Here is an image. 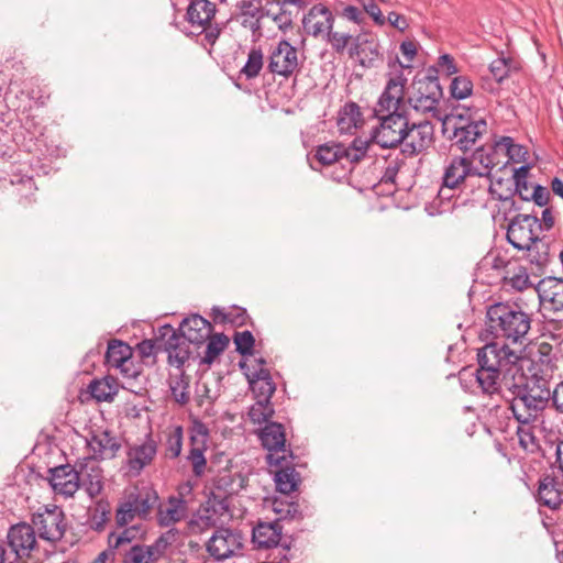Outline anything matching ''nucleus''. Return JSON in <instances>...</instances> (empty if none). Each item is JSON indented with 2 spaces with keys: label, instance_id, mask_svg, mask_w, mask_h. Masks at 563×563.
I'll return each mask as SVG.
<instances>
[{
  "label": "nucleus",
  "instance_id": "50",
  "mask_svg": "<svg viewBox=\"0 0 563 563\" xmlns=\"http://www.w3.org/2000/svg\"><path fill=\"white\" fill-rule=\"evenodd\" d=\"M158 336L154 341L144 340L137 344V350L143 357H150L155 355L158 351H163L164 336L158 331Z\"/></svg>",
  "mask_w": 563,
  "mask_h": 563
},
{
  "label": "nucleus",
  "instance_id": "46",
  "mask_svg": "<svg viewBox=\"0 0 563 563\" xmlns=\"http://www.w3.org/2000/svg\"><path fill=\"white\" fill-rule=\"evenodd\" d=\"M450 91L454 99H465L473 92V82L466 76H456L451 81Z\"/></svg>",
  "mask_w": 563,
  "mask_h": 563
},
{
  "label": "nucleus",
  "instance_id": "47",
  "mask_svg": "<svg viewBox=\"0 0 563 563\" xmlns=\"http://www.w3.org/2000/svg\"><path fill=\"white\" fill-rule=\"evenodd\" d=\"M515 68L514 62L504 56L494 59L489 65V71L497 82L507 78Z\"/></svg>",
  "mask_w": 563,
  "mask_h": 563
},
{
  "label": "nucleus",
  "instance_id": "22",
  "mask_svg": "<svg viewBox=\"0 0 563 563\" xmlns=\"http://www.w3.org/2000/svg\"><path fill=\"white\" fill-rule=\"evenodd\" d=\"M466 158L462 156L453 157L449 164L444 167V173L442 176V188L439 194L442 196L445 189H457L462 186L464 188L468 187V178L470 174L466 168Z\"/></svg>",
  "mask_w": 563,
  "mask_h": 563
},
{
  "label": "nucleus",
  "instance_id": "2",
  "mask_svg": "<svg viewBox=\"0 0 563 563\" xmlns=\"http://www.w3.org/2000/svg\"><path fill=\"white\" fill-rule=\"evenodd\" d=\"M520 358V351L511 349L505 342H489L479 349L476 380L482 391L487 395L499 394L504 380L512 377L517 371H522L518 366Z\"/></svg>",
  "mask_w": 563,
  "mask_h": 563
},
{
  "label": "nucleus",
  "instance_id": "37",
  "mask_svg": "<svg viewBox=\"0 0 563 563\" xmlns=\"http://www.w3.org/2000/svg\"><path fill=\"white\" fill-rule=\"evenodd\" d=\"M362 122L361 109L355 102L346 103L339 112L338 126L342 133H351Z\"/></svg>",
  "mask_w": 563,
  "mask_h": 563
},
{
  "label": "nucleus",
  "instance_id": "17",
  "mask_svg": "<svg viewBox=\"0 0 563 563\" xmlns=\"http://www.w3.org/2000/svg\"><path fill=\"white\" fill-rule=\"evenodd\" d=\"M159 332L165 338L163 351L168 354L169 364L180 367L189 358L190 342L181 336V334H178L169 324L161 327Z\"/></svg>",
  "mask_w": 563,
  "mask_h": 563
},
{
  "label": "nucleus",
  "instance_id": "51",
  "mask_svg": "<svg viewBox=\"0 0 563 563\" xmlns=\"http://www.w3.org/2000/svg\"><path fill=\"white\" fill-rule=\"evenodd\" d=\"M236 351L242 355H252L254 336L250 331L238 332L234 336Z\"/></svg>",
  "mask_w": 563,
  "mask_h": 563
},
{
  "label": "nucleus",
  "instance_id": "29",
  "mask_svg": "<svg viewBox=\"0 0 563 563\" xmlns=\"http://www.w3.org/2000/svg\"><path fill=\"white\" fill-rule=\"evenodd\" d=\"M168 540L161 536L151 545H133L128 553L130 563H156L165 553Z\"/></svg>",
  "mask_w": 563,
  "mask_h": 563
},
{
  "label": "nucleus",
  "instance_id": "59",
  "mask_svg": "<svg viewBox=\"0 0 563 563\" xmlns=\"http://www.w3.org/2000/svg\"><path fill=\"white\" fill-rule=\"evenodd\" d=\"M517 433L519 437L520 444L525 449H528L529 446L536 444L534 435H533L532 430L530 429L529 424L528 426L522 424V427H519Z\"/></svg>",
  "mask_w": 563,
  "mask_h": 563
},
{
  "label": "nucleus",
  "instance_id": "10",
  "mask_svg": "<svg viewBox=\"0 0 563 563\" xmlns=\"http://www.w3.org/2000/svg\"><path fill=\"white\" fill-rule=\"evenodd\" d=\"M379 125L371 134L369 144L376 143L383 148H391L401 144L408 119L404 113L376 114Z\"/></svg>",
  "mask_w": 563,
  "mask_h": 563
},
{
  "label": "nucleus",
  "instance_id": "40",
  "mask_svg": "<svg viewBox=\"0 0 563 563\" xmlns=\"http://www.w3.org/2000/svg\"><path fill=\"white\" fill-rule=\"evenodd\" d=\"M121 532H112L109 534L108 542L110 548L119 549L124 544H129L135 540L141 539L145 533V528L142 523L123 527Z\"/></svg>",
  "mask_w": 563,
  "mask_h": 563
},
{
  "label": "nucleus",
  "instance_id": "43",
  "mask_svg": "<svg viewBox=\"0 0 563 563\" xmlns=\"http://www.w3.org/2000/svg\"><path fill=\"white\" fill-rule=\"evenodd\" d=\"M529 166L523 165L514 170V183L516 186V192L522 200L529 201L531 198V188H534V184L528 180Z\"/></svg>",
  "mask_w": 563,
  "mask_h": 563
},
{
  "label": "nucleus",
  "instance_id": "8",
  "mask_svg": "<svg viewBox=\"0 0 563 563\" xmlns=\"http://www.w3.org/2000/svg\"><path fill=\"white\" fill-rule=\"evenodd\" d=\"M388 76L385 89L375 107V113H404L405 87L407 84L404 66L395 65L394 70Z\"/></svg>",
  "mask_w": 563,
  "mask_h": 563
},
{
  "label": "nucleus",
  "instance_id": "16",
  "mask_svg": "<svg viewBox=\"0 0 563 563\" xmlns=\"http://www.w3.org/2000/svg\"><path fill=\"white\" fill-rule=\"evenodd\" d=\"M48 473L49 485L56 495L69 498L79 489L77 463L74 466L65 464L53 467Z\"/></svg>",
  "mask_w": 563,
  "mask_h": 563
},
{
  "label": "nucleus",
  "instance_id": "7",
  "mask_svg": "<svg viewBox=\"0 0 563 563\" xmlns=\"http://www.w3.org/2000/svg\"><path fill=\"white\" fill-rule=\"evenodd\" d=\"M495 156L494 147H478L471 154L462 156L466 158L465 165L470 174L468 187L471 189H487L490 195H495L492 179V172L496 166Z\"/></svg>",
  "mask_w": 563,
  "mask_h": 563
},
{
  "label": "nucleus",
  "instance_id": "9",
  "mask_svg": "<svg viewBox=\"0 0 563 563\" xmlns=\"http://www.w3.org/2000/svg\"><path fill=\"white\" fill-rule=\"evenodd\" d=\"M32 527L40 539L56 543L64 538L67 528L65 514L57 506H45L33 514Z\"/></svg>",
  "mask_w": 563,
  "mask_h": 563
},
{
  "label": "nucleus",
  "instance_id": "41",
  "mask_svg": "<svg viewBox=\"0 0 563 563\" xmlns=\"http://www.w3.org/2000/svg\"><path fill=\"white\" fill-rule=\"evenodd\" d=\"M207 340V349L205 356L201 358V363L211 365L229 345V338L223 333H217L213 335L210 334Z\"/></svg>",
  "mask_w": 563,
  "mask_h": 563
},
{
  "label": "nucleus",
  "instance_id": "48",
  "mask_svg": "<svg viewBox=\"0 0 563 563\" xmlns=\"http://www.w3.org/2000/svg\"><path fill=\"white\" fill-rule=\"evenodd\" d=\"M135 519H139V514L132 507L131 503H128V500L124 499L122 503H120L115 510L117 525L119 527H125Z\"/></svg>",
  "mask_w": 563,
  "mask_h": 563
},
{
  "label": "nucleus",
  "instance_id": "20",
  "mask_svg": "<svg viewBox=\"0 0 563 563\" xmlns=\"http://www.w3.org/2000/svg\"><path fill=\"white\" fill-rule=\"evenodd\" d=\"M333 14L321 3L313 5L302 20L305 31L314 37L328 34L333 27Z\"/></svg>",
  "mask_w": 563,
  "mask_h": 563
},
{
  "label": "nucleus",
  "instance_id": "19",
  "mask_svg": "<svg viewBox=\"0 0 563 563\" xmlns=\"http://www.w3.org/2000/svg\"><path fill=\"white\" fill-rule=\"evenodd\" d=\"M8 543L14 553V558L23 560L24 556H29L31 551L35 548L36 537L32 525L18 523L9 529Z\"/></svg>",
  "mask_w": 563,
  "mask_h": 563
},
{
  "label": "nucleus",
  "instance_id": "38",
  "mask_svg": "<svg viewBox=\"0 0 563 563\" xmlns=\"http://www.w3.org/2000/svg\"><path fill=\"white\" fill-rule=\"evenodd\" d=\"M287 460L279 466L280 468L275 472V483L277 489L283 494H290L295 492L299 484V474L294 467L286 464Z\"/></svg>",
  "mask_w": 563,
  "mask_h": 563
},
{
  "label": "nucleus",
  "instance_id": "39",
  "mask_svg": "<svg viewBox=\"0 0 563 563\" xmlns=\"http://www.w3.org/2000/svg\"><path fill=\"white\" fill-rule=\"evenodd\" d=\"M494 152L497 154H505L509 161L520 163L527 161L528 151L525 146L516 144L512 137L503 136L494 146Z\"/></svg>",
  "mask_w": 563,
  "mask_h": 563
},
{
  "label": "nucleus",
  "instance_id": "24",
  "mask_svg": "<svg viewBox=\"0 0 563 563\" xmlns=\"http://www.w3.org/2000/svg\"><path fill=\"white\" fill-rule=\"evenodd\" d=\"M132 349L123 341L113 339L108 343L106 363L110 367L120 369L125 376H133L129 365L132 364Z\"/></svg>",
  "mask_w": 563,
  "mask_h": 563
},
{
  "label": "nucleus",
  "instance_id": "30",
  "mask_svg": "<svg viewBox=\"0 0 563 563\" xmlns=\"http://www.w3.org/2000/svg\"><path fill=\"white\" fill-rule=\"evenodd\" d=\"M282 536L279 520L274 522H258L253 529L252 540L257 548H272L278 544Z\"/></svg>",
  "mask_w": 563,
  "mask_h": 563
},
{
  "label": "nucleus",
  "instance_id": "15",
  "mask_svg": "<svg viewBox=\"0 0 563 563\" xmlns=\"http://www.w3.org/2000/svg\"><path fill=\"white\" fill-rule=\"evenodd\" d=\"M406 135H404L402 152L406 155H417L431 146L434 140V126L426 120L419 123H407Z\"/></svg>",
  "mask_w": 563,
  "mask_h": 563
},
{
  "label": "nucleus",
  "instance_id": "14",
  "mask_svg": "<svg viewBox=\"0 0 563 563\" xmlns=\"http://www.w3.org/2000/svg\"><path fill=\"white\" fill-rule=\"evenodd\" d=\"M242 536L238 531L220 528L207 543V551L217 561L235 555L242 549Z\"/></svg>",
  "mask_w": 563,
  "mask_h": 563
},
{
  "label": "nucleus",
  "instance_id": "6",
  "mask_svg": "<svg viewBox=\"0 0 563 563\" xmlns=\"http://www.w3.org/2000/svg\"><path fill=\"white\" fill-rule=\"evenodd\" d=\"M412 89L408 97L410 107L417 112L430 114L442 122L444 115L438 109L442 98V88L438 78L424 76L413 82Z\"/></svg>",
  "mask_w": 563,
  "mask_h": 563
},
{
  "label": "nucleus",
  "instance_id": "18",
  "mask_svg": "<svg viewBox=\"0 0 563 563\" xmlns=\"http://www.w3.org/2000/svg\"><path fill=\"white\" fill-rule=\"evenodd\" d=\"M77 473L79 475V488L82 487L89 497L95 498L103 488L102 470L97 461L91 457H84L77 461Z\"/></svg>",
  "mask_w": 563,
  "mask_h": 563
},
{
  "label": "nucleus",
  "instance_id": "62",
  "mask_svg": "<svg viewBox=\"0 0 563 563\" xmlns=\"http://www.w3.org/2000/svg\"><path fill=\"white\" fill-rule=\"evenodd\" d=\"M400 51L406 56L408 62H411L417 54L416 44L411 41H406L400 44Z\"/></svg>",
  "mask_w": 563,
  "mask_h": 563
},
{
  "label": "nucleus",
  "instance_id": "45",
  "mask_svg": "<svg viewBox=\"0 0 563 563\" xmlns=\"http://www.w3.org/2000/svg\"><path fill=\"white\" fill-rule=\"evenodd\" d=\"M274 415V408L271 400H257L249 410L250 420L255 424L269 423L268 420Z\"/></svg>",
  "mask_w": 563,
  "mask_h": 563
},
{
  "label": "nucleus",
  "instance_id": "57",
  "mask_svg": "<svg viewBox=\"0 0 563 563\" xmlns=\"http://www.w3.org/2000/svg\"><path fill=\"white\" fill-rule=\"evenodd\" d=\"M550 199V191L548 188L536 185L534 188H531V198L530 200H533L536 205L543 207L547 206Z\"/></svg>",
  "mask_w": 563,
  "mask_h": 563
},
{
  "label": "nucleus",
  "instance_id": "12",
  "mask_svg": "<svg viewBox=\"0 0 563 563\" xmlns=\"http://www.w3.org/2000/svg\"><path fill=\"white\" fill-rule=\"evenodd\" d=\"M263 446L268 451L267 462L269 465H280L291 457L290 451L286 448L285 430L282 423L269 422L258 434Z\"/></svg>",
  "mask_w": 563,
  "mask_h": 563
},
{
  "label": "nucleus",
  "instance_id": "64",
  "mask_svg": "<svg viewBox=\"0 0 563 563\" xmlns=\"http://www.w3.org/2000/svg\"><path fill=\"white\" fill-rule=\"evenodd\" d=\"M555 465L559 471L563 474V440L556 442L555 449Z\"/></svg>",
  "mask_w": 563,
  "mask_h": 563
},
{
  "label": "nucleus",
  "instance_id": "11",
  "mask_svg": "<svg viewBox=\"0 0 563 563\" xmlns=\"http://www.w3.org/2000/svg\"><path fill=\"white\" fill-rule=\"evenodd\" d=\"M542 231V224L536 216L517 214L515 216L507 229V240L517 250H525L539 238Z\"/></svg>",
  "mask_w": 563,
  "mask_h": 563
},
{
  "label": "nucleus",
  "instance_id": "13",
  "mask_svg": "<svg viewBox=\"0 0 563 563\" xmlns=\"http://www.w3.org/2000/svg\"><path fill=\"white\" fill-rule=\"evenodd\" d=\"M267 67L273 75L289 78L299 69L297 48L287 41H280L271 53Z\"/></svg>",
  "mask_w": 563,
  "mask_h": 563
},
{
  "label": "nucleus",
  "instance_id": "23",
  "mask_svg": "<svg viewBox=\"0 0 563 563\" xmlns=\"http://www.w3.org/2000/svg\"><path fill=\"white\" fill-rule=\"evenodd\" d=\"M87 445L92 452L93 461L113 459L120 450L119 440L108 431L93 432L87 440Z\"/></svg>",
  "mask_w": 563,
  "mask_h": 563
},
{
  "label": "nucleus",
  "instance_id": "44",
  "mask_svg": "<svg viewBox=\"0 0 563 563\" xmlns=\"http://www.w3.org/2000/svg\"><path fill=\"white\" fill-rule=\"evenodd\" d=\"M525 250L528 251V258L539 269L543 268L549 262V244L539 238L536 242L529 244Z\"/></svg>",
  "mask_w": 563,
  "mask_h": 563
},
{
  "label": "nucleus",
  "instance_id": "54",
  "mask_svg": "<svg viewBox=\"0 0 563 563\" xmlns=\"http://www.w3.org/2000/svg\"><path fill=\"white\" fill-rule=\"evenodd\" d=\"M508 284L520 291L527 289L530 285V279L526 268L519 267L518 271L508 278Z\"/></svg>",
  "mask_w": 563,
  "mask_h": 563
},
{
  "label": "nucleus",
  "instance_id": "42",
  "mask_svg": "<svg viewBox=\"0 0 563 563\" xmlns=\"http://www.w3.org/2000/svg\"><path fill=\"white\" fill-rule=\"evenodd\" d=\"M264 66V55L261 48L253 47L247 54V60L240 70V76L246 79L256 78Z\"/></svg>",
  "mask_w": 563,
  "mask_h": 563
},
{
  "label": "nucleus",
  "instance_id": "3",
  "mask_svg": "<svg viewBox=\"0 0 563 563\" xmlns=\"http://www.w3.org/2000/svg\"><path fill=\"white\" fill-rule=\"evenodd\" d=\"M486 317L487 331L496 339H506L512 343H522L531 328L529 314L517 305L508 302L489 306Z\"/></svg>",
  "mask_w": 563,
  "mask_h": 563
},
{
  "label": "nucleus",
  "instance_id": "63",
  "mask_svg": "<svg viewBox=\"0 0 563 563\" xmlns=\"http://www.w3.org/2000/svg\"><path fill=\"white\" fill-rule=\"evenodd\" d=\"M114 562V553L110 550H104L100 552L97 558L91 563H113Z\"/></svg>",
  "mask_w": 563,
  "mask_h": 563
},
{
  "label": "nucleus",
  "instance_id": "32",
  "mask_svg": "<svg viewBox=\"0 0 563 563\" xmlns=\"http://www.w3.org/2000/svg\"><path fill=\"white\" fill-rule=\"evenodd\" d=\"M128 503H131L132 507L139 514V519H146L153 507L158 500V496L155 490L151 488L134 489L129 493L125 497Z\"/></svg>",
  "mask_w": 563,
  "mask_h": 563
},
{
  "label": "nucleus",
  "instance_id": "33",
  "mask_svg": "<svg viewBox=\"0 0 563 563\" xmlns=\"http://www.w3.org/2000/svg\"><path fill=\"white\" fill-rule=\"evenodd\" d=\"M186 511L187 506L183 498L170 497L166 504L159 506L157 520L161 526L169 527L185 518Z\"/></svg>",
  "mask_w": 563,
  "mask_h": 563
},
{
  "label": "nucleus",
  "instance_id": "4",
  "mask_svg": "<svg viewBox=\"0 0 563 563\" xmlns=\"http://www.w3.org/2000/svg\"><path fill=\"white\" fill-rule=\"evenodd\" d=\"M369 148L367 139H355L349 146L342 143H325L320 145L314 157L325 166H339L340 172L333 174V178L338 181L346 179L352 173L356 163L362 161Z\"/></svg>",
  "mask_w": 563,
  "mask_h": 563
},
{
  "label": "nucleus",
  "instance_id": "21",
  "mask_svg": "<svg viewBox=\"0 0 563 563\" xmlns=\"http://www.w3.org/2000/svg\"><path fill=\"white\" fill-rule=\"evenodd\" d=\"M362 66L371 68L382 62L380 46L375 35L363 33L356 36L354 52Z\"/></svg>",
  "mask_w": 563,
  "mask_h": 563
},
{
  "label": "nucleus",
  "instance_id": "26",
  "mask_svg": "<svg viewBox=\"0 0 563 563\" xmlns=\"http://www.w3.org/2000/svg\"><path fill=\"white\" fill-rule=\"evenodd\" d=\"M180 334L188 342L202 344L211 334V323L199 314H192L183 320L179 327Z\"/></svg>",
  "mask_w": 563,
  "mask_h": 563
},
{
  "label": "nucleus",
  "instance_id": "55",
  "mask_svg": "<svg viewBox=\"0 0 563 563\" xmlns=\"http://www.w3.org/2000/svg\"><path fill=\"white\" fill-rule=\"evenodd\" d=\"M439 71L446 76L454 75L459 71L454 58L449 54H443L438 59Z\"/></svg>",
  "mask_w": 563,
  "mask_h": 563
},
{
  "label": "nucleus",
  "instance_id": "5",
  "mask_svg": "<svg viewBox=\"0 0 563 563\" xmlns=\"http://www.w3.org/2000/svg\"><path fill=\"white\" fill-rule=\"evenodd\" d=\"M444 133L452 132L450 137L462 151L470 150L476 141L486 132V122L483 119L470 120L464 111L457 109L442 119Z\"/></svg>",
  "mask_w": 563,
  "mask_h": 563
},
{
  "label": "nucleus",
  "instance_id": "56",
  "mask_svg": "<svg viewBox=\"0 0 563 563\" xmlns=\"http://www.w3.org/2000/svg\"><path fill=\"white\" fill-rule=\"evenodd\" d=\"M364 11L374 20L378 25H384L386 22L380 9L373 0L363 1Z\"/></svg>",
  "mask_w": 563,
  "mask_h": 563
},
{
  "label": "nucleus",
  "instance_id": "60",
  "mask_svg": "<svg viewBox=\"0 0 563 563\" xmlns=\"http://www.w3.org/2000/svg\"><path fill=\"white\" fill-rule=\"evenodd\" d=\"M342 16L357 24L362 23L364 20L363 12L354 5L345 7L342 10Z\"/></svg>",
  "mask_w": 563,
  "mask_h": 563
},
{
  "label": "nucleus",
  "instance_id": "52",
  "mask_svg": "<svg viewBox=\"0 0 563 563\" xmlns=\"http://www.w3.org/2000/svg\"><path fill=\"white\" fill-rule=\"evenodd\" d=\"M327 36L328 42L336 53H342L352 40V35L349 33L333 32L332 30Z\"/></svg>",
  "mask_w": 563,
  "mask_h": 563
},
{
  "label": "nucleus",
  "instance_id": "49",
  "mask_svg": "<svg viewBox=\"0 0 563 563\" xmlns=\"http://www.w3.org/2000/svg\"><path fill=\"white\" fill-rule=\"evenodd\" d=\"M183 449V428L176 427L167 437L166 454L175 459L179 456Z\"/></svg>",
  "mask_w": 563,
  "mask_h": 563
},
{
  "label": "nucleus",
  "instance_id": "28",
  "mask_svg": "<svg viewBox=\"0 0 563 563\" xmlns=\"http://www.w3.org/2000/svg\"><path fill=\"white\" fill-rule=\"evenodd\" d=\"M537 291L542 303H549L554 311L563 310V279L547 277L539 282Z\"/></svg>",
  "mask_w": 563,
  "mask_h": 563
},
{
  "label": "nucleus",
  "instance_id": "53",
  "mask_svg": "<svg viewBox=\"0 0 563 563\" xmlns=\"http://www.w3.org/2000/svg\"><path fill=\"white\" fill-rule=\"evenodd\" d=\"M170 390L174 399L178 404H187L189 400V391H188V384L185 383L183 379H176L170 384Z\"/></svg>",
  "mask_w": 563,
  "mask_h": 563
},
{
  "label": "nucleus",
  "instance_id": "34",
  "mask_svg": "<svg viewBox=\"0 0 563 563\" xmlns=\"http://www.w3.org/2000/svg\"><path fill=\"white\" fill-rule=\"evenodd\" d=\"M216 14L214 3L208 0H194L187 9V18L192 26H207Z\"/></svg>",
  "mask_w": 563,
  "mask_h": 563
},
{
  "label": "nucleus",
  "instance_id": "36",
  "mask_svg": "<svg viewBox=\"0 0 563 563\" xmlns=\"http://www.w3.org/2000/svg\"><path fill=\"white\" fill-rule=\"evenodd\" d=\"M89 391L97 401H111L119 391V383L112 376L95 379L89 385Z\"/></svg>",
  "mask_w": 563,
  "mask_h": 563
},
{
  "label": "nucleus",
  "instance_id": "31",
  "mask_svg": "<svg viewBox=\"0 0 563 563\" xmlns=\"http://www.w3.org/2000/svg\"><path fill=\"white\" fill-rule=\"evenodd\" d=\"M155 454L156 444L153 440H147L141 445L131 448L128 452V465L130 471L139 474L152 462Z\"/></svg>",
  "mask_w": 563,
  "mask_h": 563
},
{
  "label": "nucleus",
  "instance_id": "1",
  "mask_svg": "<svg viewBox=\"0 0 563 563\" xmlns=\"http://www.w3.org/2000/svg\"><path fill=\"white\" fill-rule=\"evenodd\" d=\"M503 387L511 394L509 408L520 424L534 422L551 400L550 382L536 374L527 376L517 371L504 380Z\"/></svg>",
  "mask_w": 563,
  "mask_h": 563
},
{
  "label": "nucleus",
  "instance_id": "61",
  "mask_svg": "<svg viewBox=\"0 0 563 563\" xmlns=\"http://www.w3.org/2000/svg\"><path fill=\"white\" fill-rule=\"evenodd\" d=\"M551 400L556 411L563 413V382L558 384L554 390H551Z\"/></svg>",
  "mask_w": 563,
  "mask_h": 563
},
{
  "label": "nucleus",
  "instance_id": "25",
  "mask_svg": "<svg viewBox=\"0 0 563 563\" xmlns=\"http://www.w3.org/2000/svg\"><path fill=\"white\" fill-rule=\"evenodd\" d=\"M207 438L208 432L201 424L197 427L195 433L190 435L191 448L187 459L191 463L194 474L198 477L205 473L207 466L205 457Z\"/></svg>",
  "mask_w": 563,
  "mask_h": 563
},
{
  "label": "nucleus",
  "instance_id": "58",
  "mask_svg": "<svg viewBox=\"0 0 563 563\" xmlns=\"http://www.w3.org/2000/svg\"><path fill=\"white\" fill-rule=\"evenodd\" d=\"M494 199L499 200L498 212H503L505 218L507 219L508 213L515 209V201L511 196H503L495 191V195H492Z\"/></svg>",
  "mask_w": 563,
  "mask_h": 563
},
{
  "label": "nucleus",
  "instance_id": "27",
  "mask_svg": "<svg viewBox=\"0 0 563 563\" xmlns=\"http://www.w3.org/2000/svg\"><path fill=\"white\" fill-rule=\"evenodd\" d=\"M240 367L245 369V375L252 390L257 394V400H271V397L275 391V385L272 382L269 371L266 368L251 371L246 362H241Z\"/></svg>",
  "mask_w": 563,
  "mask_h": 563
},
{
  "label": "nucleus",
  "instance_id": "35",
  "mask_svg": "<svg viewBox=\"0 0 563 563\" xmlns=\"http://www.w3.org/2000/svg\"><path fill=\"white\" fill-rule=\"evenodd\" d=\"M537 500L540 505L552 510L559 509L562 505L561 493L556 488L554 478L547 476L539 482Z\"/></svg>",
  "mask_w": 563,
  "mask_h": 563
}]
</instances>
